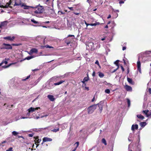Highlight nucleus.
Instances as JSON below:
<instances>
[{
    "mask_svg": "<svg viewBox=\"0 0 151 151\" xmlns=\"http://www.w3.org/2000/svg\"><path fill=\"white\" fill-rule=\"evenodd\" d=\"M138 125L137 124H133L132 126L131 129L132 131L134 130V129H137L138 128Z\"/></svg>",
    "mask_w": 151,
    "mask_h": 151,
    "instance_id": "obj_14",
    "label": "nucleus"
},
{
    "mask_svg": "<svg viewBox=\"0 0 151 151\" xmlns=\"http://www.w3.org/2000/svg\"><path fill=\"white\" fill-rule=\"evenodd\" d=\"M111 10H112L114 12H115V9H114L112 6H111Z\"/></svg>",
    "mask_w": 151,
    "mask_h": 151,
    "instance_id": "obj_52",
    "label": "nucleus"
},
{
    "mask_svg": "<svg viewBox=\"0 0 151 151\" xmlns=\"http://www.w3.org/2000/svg\"><path fill=\"white\" fill-rule=\"evenodd\" d=\"M84 22H85V24L86 25V26H87V27H88V26L89 25H90V24H88L87 23V22H86L85 21H84Z\"/></svg>",
    "mask_w": 151,
    "mask_h": 151,
    "instance_id": "obj_41",
    "label": "nucleus"
},
{
    "mask_svg": "<svg viewBox=\"0 0 151 151\" xmlns=\"http://www.w3.org/2000/svg\"><path fill=\"white\" fill-rule=\"evenodd\" d=\"M95 72L93 71L92 74V76L93 77L94 76H95Z\"/></svg>",
    "mask_w": 151,
    "mask_h": 151,
    "instance_id": "obj_53",
    "label": "nucleus"
},
{
    "mask_svg": "<svg viewBox=\"0 0 151 151\" xmlns=\"http://www.w3.org/2000/svg\"><path fill=\"white\" fill-rule=\"evenodd\" d=\"M29 137H32L33 136V134H29Z\"/></svg>",
    "mask_w": 151,
    "mask_h": 151,
    "instance_id": "obj_51",
    "label": "nucleus"
},
{
    "mask_svg": "<svg viewBox=\"0 0 151 151\" xmlns=\"http://www.w3.org/2000/svg\"><path fill=\"white\" fill-rule=\"evenodd\" d=\"M43 142H51L52 140L51 138H48L47 137H44L42 139Z\"/></svg>",
    "mask_w": 151,
    "mask_h": 151,
    "instance_id": "obj_12",
    "label": "nucleus"
},
{
    "mask_svg": "<svg viewBox=\"0 0 151 151\" xmlns=\"http://www.w3.org/2000/svg\"><path fill=\"white\" fill-rule=\"evenodd\" d=\"M3 39L4 40H6L10 41H13L15 39V37L14 36L11 37L10 36H9L4 37H3Z\"/></svg>",
    "mask_w": 151,
    "mask_h": 151,
    "instance_id": "obj_8",
    "label": "nucleus"
},
{
    "mask_svg": "<svg viewBox=\"0 0 151 151\" xmlns=\"http://www.w3.org/2000/svg\"><path fill=\"white\" fill-rule=\"evenodd\" d=\"M146 124L147 123L145 122H141L140 123V125L143 127L145 126Z\"/></svg>",
    "mask_w": 151,
    "mask_h": 151,
    "instance_id": "obj_19",
    "label": "nucleus"
},
{
    "mask_svg": "<svg viewBox=\"0 0 151 151\" xmlns=\"http://www.w3.org/2000/svg\"><path fill=\"white\" fill-rule=\"evenodd\" d=\"M77 144V145H76V147H77H77H78V146L79 145V143L78 142H76V143L75 144Z\"/></svg>",
    "mask_w": 151,
    "mask_h": 151,
    "instance_id": "obj_43",
    "label": "nucleus"
},
{
    "mask_svg": "<svg viewBox=\"0 0 151 151\" xmlns=\"http://www.w3.org/2000/svg\"><path fill=\"white\" fill-rule=\"evenodd\" d=\"M42 47H45L46 48H53V47L52 46H50L49 45H46L44 46H42Z\"/></svg>",
    "mask_w": 151,
    "mask_h": 151,
    "instance_id": "obj_25",
    "label": "nucleus"
},
{
    "mask_svg": "<svg viewBox=\"0 0 151 151\" xmlns=\"http://www.w3.org/2000/svg\"><path fill=\"white\" fill-rule=\"evenodd\" d=\"M35 8V10L34 11L35 14L37 17H42V16L39 14L42 13L43 11V7L42 6H37Z\"/></svg>",
    "mask_w": 151,
    "mask_h": 151,
    "instance_id": "obj_1",
    "label": "nucleus"
},
{
    "mask_svg": "<svg viewBox=\"0 0 151 151\" xmlns=\"http://www.w3.org/2000/svg\"><path fill=\"white\" fill-rule=\"evenodd\" d=\"M77 148V147H76L74 148V149L71 151H75L76 150Z\"/></svg>",
    "mask_w": 151,
    "mask_h": 151,
    "instance_id": "obj_63",
    "label": "nucleus"
},
{
    "mask_svg": "<svg viewBox=\"0 0 151 151\" xmlns=\"http://www.w3.org/2000/svg\"><path fill=\"white\" fill-rule=\"evenodd\" d=\"M100 24V22H96L95 23L90 24V26H96L97 25H99Z\"/></svg>",
    "mask_w": 151,
    "mask_h": 151,
    "instance_id": "obj_20",
    "label": "nucleus"
},
{
    "mask_svg": "<svg viewBox=\"0 0 151 151\" xmlns=\"http://www.w3.org/2000/svg\"><path fill=\"white\" fill-rule=\"evenodd\" d=\"M151 116V115H150V114H147V115H146V116L147 117H148L150 116Z\"/></svg>",
    "mask_w": 151,
    "mask_h": 151,
    "instance_id": "obj_54",
    "label": "nucleus"
},
{
    "mask_svg": "<svg viewBox=\"0 0 151 151\" xmlns=\"http://www.w3.org/2000/svg\"><path fill=\"white\" fill-rule=\"evenodd\" d=\"M46 88L48 89H50L53 88L54 84L50 82V80L47 81L46 86Z\"/></svg>",
    "mask_w": 151,
    "mask_h": 151,
    "instance_id": "obj_6",
    "label": "nucleus"
},
{
    "mask_svg": "<svg viewBox=\"0 0 151 151\" xmlns=\"http://www.w3.org/2000/svg\"><path fill=\"white\" fill-rule=\"evenodd\" d=\"M20 45L19 44H12V45L14 46H19Z\"/></svg>",
    "mask_w": 151,
    "mask_h": 151,
    "instance_id": "obj_38",
    "label": "nucleus"
},
{
    "mask_svg": "<svg viewBox=\"0 0 151 151\" xmlns=\"http://www.w3.org/2000/svg\"><path fill=\"white\" fill-rule=\"evenodd\" d=\"M74 14L76 15H78L79 14V13H77L76 12H74Z\"/></svg>",
    "mask_w": 151,
    "mask_h": 151,
    "instance_id": "obj_60",
    "label": "nucleus"
},
{
    "mask_svg": "<svg viewBox=\"0 0 151 151\" xmlns=\"http://www.w3.org/2000/svg\"><path fill=\"white\" fill-rule=\"evenodd\" d=\"M124 88L127 91H132V87L127 85H126Z\"/></svg>",
    "mask_w": 151,
    "mask_h": 151,
    "instance_id": "obj_10",
    "label": "nucleus"
},
{
    "mask_svg": "<svg viewBox=\"0 0 151 151\" xmlns=\"http://www.w3.org/2000/svg\"><path fill=\"white\" fill-rule=\"evenodd\" d=\"M127 99V104H128V107H129L130 106V100L128 99Z\"/></svg>",
    "mask_w": 151,
    "mask_h": 151,
    "instance_id": "obj_31",
    "label": "nucleus"
},
{
    "mask_svg": "<svg viewBox=\"0 0 151 151\" xmlns=\"http://www.w3.org/2000/svg\"><path fill=\"white\" fill-rule=\"evenodd\" d=\"M97 105L94 104L91 105L88 108V113L89 114L92 113L94 110H95L97 107Z\"/></svg>",
    "mask_w": 151,
    "mask_h": 151,
    "instance_id": "obj_4",
    "label": "nucleus"
},
{
    "mask_svg": "<svg viewBox=\"0 0 151 151\" xmlns=\"http://www.w3.org/2000/svg\"><path fill=\"white\" fill-rule=\"evenodd\" d=\"M68 8L70 9V10H73V7H68Z\"/></svg>",
    "mask_w": 151,
    "mask_h": 151,
    "instance_id": "obj_49",
    "label": "nucleus"
},
{
    "mask_svg": "<svg viewBox=\"0 0 151 151\" xmlns=\"http://www.w3.org/2000/svg\"><path fill=\"white\" fill-rule=\"evenodd\" d=\"M121 69H122V71L124 72V68L123 67L122 65H121Z\"/></svg>",
    "mask_w": 151,
    "mask_h": 151,
    "instance_id": "obj_46",
    "label": "nucleus"
},
{
    "mask_svg": "<svg viewBox=\"0 0 151 151\" xmlns=\"http://www.w3.org/2000/svg\"><path fill=\"white\" fill-rule=\"evenodd\" d=\"M104 76V74L100 72L99 74V76L100 78H103Z\"/></svg>",
    "mask_w": 151,
    "mask_h": 151,
    "instance_id": "obj_32",
    "label": "nucleus"
},
{
    "mask_svg": "<svg viewBox=\"0 0 151 151\" xmlns=\"http://www.w3.org/2000/svg\"><path fill=\"white\" fill-rule=\"evenodd\" d=\"M89 80V78L88 77V76L87 75V77H85L83 79V81H81V82L83 83H85V82Z\"/></svg>",
    "mask_w": 151,
    "mask_h": 151,
    "instance_id": "obj_16",
    "label": "nucleus"
},
{
    "mask_svg": "<svg viewBox=\"0 0 151 151\" xmlns=\"http://www.w3.org/2000/svg\"><path fill=\"white\" fill-rule=\"evenodd\" d=\"M31 117L30 116H28L26 115V116L25 117L22 116L21 117L20 119H27V118H31Z\"/></svg>",
    "mask_w": 151,
    "mask_h": 151,
    "instance_id": "obj_26",
    "label": "nucleus"
},
{
    "mask_svg": "<svg viewBox=\"0 0 151 151\" xmlns=\"http://www.w3.org/2000/svg\"><path fill=\"white\" fill-rule=\"evenodd\" d=\"M59 131V128H57V129H54L51 130L53 132H57Z\"/></svg>",
    "mask_w": 151,
    "mask_h": 151,
    "instance_id": "obj_28",
    "label": "nucleus"
},
{
    "mask_svg": "<svg viewBox=\"0 0 151 151\" xmlns=\"http://www.w3.org/2000/svg\"><path fill=\"white\" fill-rule=\"evenodd\" d=\"M12 64H13V63L10 64L7 66H3L2 67H3V68H7L9 67Z\"/></svg>",
    "mask_w": 151,
    "mask_h": 151,
    "instance_id": "obj_37",
    "label": "nucleus"
},
{
    "mask_svg": "<svg viewBox=\"0 0 151 151\" xmlns=\"http://www.w3.org/2000/svg\"><path fill=\"white\" fill-rule=\"evenodd\" d=\"M119 68V67H118V68L114 70L112 72V73H114Z\"/></svg>",
    "mask_w": 151,
    "mask_h": 151,
    "instance_id": "obj_55",
    "label": "nucleus"
},
{
    "mask_svg": "<svg viewBox=\"0 0 151 151\" xmlns=\"http://www.w3.org/2000/svg\"><path fill=\"white\" fill-rule=\"evenodd\" d=\"M12 2V1L10 0L9 1V2L7 3L6 5L5 6V8H7L8 7H11L10 6H9L11 4Z\"/></svg>",
    "mask_w": 151,
    "mask_h": 151,
    "instance_id": "obj_17",
    "label": "nucleus"
},
{
    "mask_svg": "<svg viewBox=\"0 0 151 151\" xmlns=\"http://www.w3.org/2000/svg\"><path fill=\"white\" fill-rule=\"evenodd\" d=\"M149 112V110H143L142 112L145 114L146 116L148 114V112Z\"/></svg>",
    "mask_w": 151,
    "mask_h": 151,
    "instance_id": "obj_29",
    "label": "nucleus"
},
{
    "mask_svg": "<svg viewBox=\"0 0 151 151\" xmlns=\"http://www.w3.org/2000/svg\"><path fill=\"white\" fill-rule=\"evenodd\" d=\"M64 81H61L58 82L54 83L53 84L54 85H55V86L58 85L62 84Z\"/></svg>",
    "mask_w": 151,
    "mask_h": 151,
    "instance_id": "obj_18",
    "label": "nucleus"
},
{
    "mask_svg": "<svg viewBox=\"0 0 151 151\" xmlns=\"http://www.w3.org/2000/svg\"><path fill=\"white\" fill-rule=\"evenodd\" d=\"M47 98L52 101H53L55 99L54 96L53 95H49L47 96Z\"/></svg>",
    "mask_w": 151,
    "mask_h": 151,
    "instance_id": "obj_13",
    "label": "nucleus"
},
{
    "mask_svg": "<svg viewBox=\"0 0 151 151\" xmlns=\"http://www.w3.org/2000/svg\"><path fill=\"white\" fill-rule=\"evenodd\" d=\"M126 49V47L125 46H124L122 48V50H125Z\"/></svg>",
    "mask_w": 151,
    "mask_h": 151,
    "instance_id": "obj_50",
    "label": "nucleus"
},
{
    "mask_svg": "<svg viewBox=\"0 0 151 151\" xmlns=\"http://www.w3.org/2000/svg\"><path fill=\"white\" fill-rule=\"evenodd\" d=\"M58 13H60L61 14H64L63 13V12L62 11H59L58 12Z\"/></svg>",
    "mask_w": 151,
    "mask_h": 151,
    "instance_id": "obj_56",
    "label": "nucleus"
},
{
    "mask_svg": "<svg viewBox=\"0 0 151 151\" xmlns=\"http://www.w3.org/2000/svg\"><path fill=\"white\" fill-rule=\"evenodd\" d=\"M12 47L10 45L5 43L3 44L2 47H1V49H6L7 50L12 49Z\"/></svg>",
    "mask_w": 151,
    "mask_h": 151,
    "instance_id": "obj_5",
    "label": "nucleus"
},
{
    "mask_svg": "<svg viewBox=\"0 0 151 151\" xmlns=\"http://www.w3.org/2000/svg\"><path fill=\"white\" fill-rule=\"evenodd\" d=\"M95 100V97H93V99L92 100V102H93Z\"/></svg>",
    "mask_w": 151,
    "mask_h": 151,
    "instance_id": "obj_62",
    "label": "nucleus"
},
{
    "mask_svg": "<svg viewBox=\"0 0 151 151\" xmlns=\"http://www.w3.org/2000/svg\"><path fill=\"white\" fill-rule=\"evenodd\" d=\"M6 23V21H4V22H2L1 23V25L3 26H4V24Z\"/></svg>",
    "mask_w": 151,
    "mask_h": 151,
    "instance_id": "obj_40",
    "label": "nucleus"
},
{
    "mask_svg": "<svg viewBox=\"0 0 151 151\" xmlns=\"http://www.w3.org/2000/svg\"><path fill=\"white\" fill-rule=\"evenodd\" d=\"M39 109H40V107H37L34 108L31 107L30 108L27 110L28 111V112L27 114V116H30V114L31 113H33L35 111Z\"/></svg>",
    "mask_w": 151,
    "mask_h": 151,
    "instance_id": "obj_2",
    "label": "nucleus"
},
{
    "mask_svg": "<svg viewBox=\"0 0 151 151\" xmlns=\"http://www.w3.org/2000/svg\"><path fill=\"white\" fill-rule=\"evenodd\" d=\"M105 92L106 93L109 94L110 93V90L109 89H107L105 90Z\"/></svg>",
    "mask_w": 151,
    "mask_h": 151,
    "instance_id": "obj_33",
    "label": "nucleus"
},
{
    "mask_svg": "<svg viewBox=\"0 0 151 151\" xmlns=\"http://www.w3.org/2000/svg\"><path fill=\"white\" fill-rule=\"evenodd\" d=\"M110 51V50L109 49H108V48L106 50V55H108V52H109Z\"/></svg>",
    "mask_w": 151,
    "mask_h": 151,
    "instance_id": "obj_42",
    "label": "nucleus"
},
{
    "mask_svg": "<svg viewBox=\"0 0 151 151\" xmlns=\"http://www.w3.org/2000/svg\"><path fill=\"white\" fill-rule=\"evenodd\" d=\"M101 142H102L104 143L105 145H107V143H106V140L104 138H103L102 139V140H101Z\"/></svg>",
    "mask_w": 151,
    "mask_h": 151,
    "instance_id": "obj_24",
    "label": "nucleus"
},
{
    "mask_svg": "<svg viewBox=\"0 0 151 151\" xmlns=\"http://www.w3.org/2000/svg\"><path fill=\"white\" fill-rule=\"evenodd\" d=\"M30 77V75H29V76H27L26 77V78H23L22 79V81H26V80L28 79Z\"/></svg>",
    "mask_w": 151,
    "mask_h": 151,
    "instance_id": "obj_27",
    "label": "nucleus"
},
{
    "mask_svg": "<svg viewBox=\"0 0 151 151\" xmlns=\"http://www.w3.org/2000/svg\"><path fill=\"white\" fill-rule=\"evenodd\" d=\"M84 89L87 90V91H88L89 90V88L86 86H85Z\"/></svg>",
    "mask_w": 151,
    "mask_h": 151,
    "instance_id": "obj_47",
    "label": "nucleus"
},
{
    "mask_svg": "<svg viewBox=\"0 0 151 151\" xmlns=\"http://www.w3.org/2000/svg\"><path fill=\"white\" fill-rule=\"evenodd\" d=\"M86 83H83V84L82 85V86L83 87H85V86H86Z\"/></svg>",
    "mask_w": 151,
    "mask_h": 151,
    "instance_id": "obj_48",
    "label": "nucleus"
},
{
    "mask_svg": "<svg viewBox=\"0 0 151 151\" xmlns=\"http://www.w3.org/2000/svg\"><path fill=\"white\" fill-rule=\"evenodd\" d=\"M96 105H98L99 111H100V112H101L102 110L103 106V102L102 101H101Z\"/></svg>",
    "mask_w": 151,
    "mask_h": 151,
    "instance_id": "obj_9",
    "label": "nucleus"
},
{
    "mask_svg": "<svg viewBox=\"0 0 151 151\" xmlns=\"http://www.w3.org/2000/svg\"><path fill=\"white\" fill-rule=\"evenodd\" d=\"M12 134L13 135L16 136L19 133V132H16L15 131H14L12 132Z\"/></svg>",
    "mask_w": 151,
    "mask_h": 151,
    "instance_id": "obj_22",
    "label": "nucleus"
},
{
    "mask_svg": "<svg viewBox=\"0 0 151 151\" xmlns=\"http://www.w3.org/2000/svg\"><path fill=\"white\" fill-rule=\"evenodd\" d=\"M127 81L130 84L134 85V82L133 81L132 79L129 78H127Z\"/></svg>",
    "mask_w": 151,
    "mask_h": 151,
    "instance_id": "obj_15",
    "label": "nucleus"
},
{
    "mask_svg": "<svg viewBox=\"0 0 151 151\" xmlns=\"http://www.w3.org/2000/svg\"><path fill=\"white\" fill-rule=\"evenodd\" d=\"M41 79V78L40 77L38 78V79H37L36 80V81L35 82V84L34 85H36L40 81Z\"/></svg>",
    "mask_w": 151,
    "mask_h": 151,
    "instance_id": "obj_23",
    "label": "nucleus"
},
{
    "mask_svg": "<svg viewBox=\"0 0 151 151\" xmlns=\"http://www.w3.org/2000/svg\"><path fill=\"white\" fill-rule=\"evenodd\" d=\"M119 60H116V61H115L114 63V64L117 66H118V63L119 62ZM119 67V66H118Z\"/></svg>",
    "mask_w": 151,
    "mask_h": 151,
    "instance_id": "obj_36",
    "label": "nucleus"
},
{
    "mask_svg": "<svg viewBox=\"0 0 151 151\" xmlns=\"http://www.w3.org/2000/svg\"><path fill=\"white\" fill-rule=\"evenodd\" d=\"M137 117L139 119H144V117L141 114H138L137 115Z\"/></svg>",
    "mask_w": 151,
    "mask_h": 151,
    "instance_id": "obj_21",
    "label": "nucleus"
},
{
    "mask_svg": "<svg viewBox=\"0 0 151 151\" xmlns=\"http://www.w3.org/2000/svg\"><path fill=\"white\" fill-rule=\"evenodd\" d=\"M124 3V1H120L119 2V3L121 4H123Z\"/></svg>",
    "mask_w": 151,
    "mask_h": 151,
    "instance_id": "obj_44",
    "label": "nucleus"
},
{
    "mask_svg": "<svg viewBox=\"0 0 151 151\" xmlns=\"http://www.w3.org/2000/svg\"><path fill=\"white\" fill-rule=\"evenodd\" d=\"M137 69L138 70L141 74L142 73L141 69V63L139 60V58H138V60L137 62Z\"/></svg>",
    "mask_w": 151,
    "mask_h": 151,
    "instance_id": "obj_7",
    "label": "nucleus"
},
{
    "mask_svg": "<svg viewBox=\"0 0 151 151\" xmlns=\"http://www.w3.org/2000/svg\"><path fill=\"white\" fill-rule=\"evenodd\" d=\"M31 21L32 22L34 23L35 24H37L38 23V22L35 21L34 19H31Z\"/></svg>",
    "mask_w": 151,
    "mask_h": 151,
    "instance_id": "obj_35",
    "label": "nucleus"
},
{
    "mask_svg": "<svg viewBox=\"0 0 151 151\" xmlns=\"http://www.w3.org/2000/svg\"><path fill=\"white\" fill-rule=\"evenodd\" d=\"M0 7L3 8H5V6L2 5L0 6Z\"/></svg>",
    "mask_w": 151,
    "mask_h": 151,
    "instance_id": "obj_57",
    "label": "nucleus"
},
{
    "mask_svg": "<svg viewBox=\"0 0 151 151\" xmlns=\"http://www.w3.org/2000/svg\"><path fill=\"white\" fill-rule=\"evenodd\" d=\"M34 57L32 56H28L25 58V59L29 60L32 59Z\"/></svg>",
    "mask_w": 151,
    "mask_h": 151,
    "instance_id": "obj_30",
    "label": "nucleus"
},
{
    "mask_svg": "<svg viewBox=\"0 0 151 151\" xmlns=\"http://www.w3.org/2000/svg\"><path fill=\"white\" fill-rule=\"evenodd\" d=\"M37 52L38 50L37 49L33 48L30 50L29 54L31 55L33 53H37Z\"/></svg>",
    "mask_w": 151,
    "mask_h": 151,
    "instance_id": "obj_11",
    "label": "nucleus"
},
{
    "mask_svg": "<svg viewBox=\"0 0 151 151\" xmlns=\"http://www.w3.org/2000/svg\"><path fill=\"white\" fill-rule=\"evenodd\" d=\"M6 59H5V60H3L1 63H2V64L3 63H4L5 64H6L7 63V61L6 60Z\"/></svg>",
    "mask_w": 151,
    "mask_h": 151,
    "instance_id": "obj_34",
    "label": "nucleus"
},
{
    "mask_svg": "<svg viewBox=\"0 0 151 151\" xmlns=\"http://www.w3.org/2000/svg\"><path fill=\"white\" fill-rule=\"evenodd\" d=\"M18 138H24L22 136H18Z\"/></svg>",
    "mask_w": 151,
    "mask_h": 151,
    "instance_id": "obj_58",
    "label": "nucleus"
},
{
    "mask_svg": "<svg viewBox=\"0 0 151 151\" xmlns=\"http://www.w3.org/2000/svg\"><path fill=\"white\" fill-rule=\"evenodd\" d=\"M21 5L22 7H24V9H29V8H32V7L27 6V5H24V4H21V3H18L17 2V1H16L14 5V6H19Z\"/></svg>",
    "mask_w": 151,
    "mask_h": 151,
    "instance_id": "obj_3",
    "label": "nucleus"
},
{
    "mask_svg": "<svg viewBox=\"0 0 151 151\" xmlns=\"http://www.w3.org/2000/svg\"><path fill=\"white\" fill-rule=\"evenodd\" d=\"M95 63L96 64H97L98 65H99V62L98 60H96Z\"/></svg>",
    "mask_w": 151,
    "mask_h": 151,
    "instance_id": "obj_45",
    "label": "nucleus"
},
{
    "mask_svg": "<svg viewBox=\"0 0 151 151\" xmlns=\"http://www.w3.org/2000/svg\"><path fill=\"white\" fill-rule=\"evenodd\" d=\"M149 92L151 94V88H150L149 89Z\"/></svg>",
    "mask_w": 151,
    "mask_h": 151,
    "instance_id": "obj_59",
    "label": "nucleus"
},
{
    "mask_svg": "<svg viewBox=\"0 0 151 151\" xmlns=\"http://www.w3.org/2000/svg\"><path fill=\"white\" fill-rule=\"evenodd\" d=\"M12 149V147H10L8 150H6V151H13Z\"/></svg>",
    "mask_w": 151,
    "mask_h": 151,
    "instance_id": "obj_39",
    "label": "nucleus"
},
{
    "mask_svg": "<svg viewBox=\"0 0 151 151\" xmlns=\"http://www.w3.org/2000/svg\"><path fill=\"white\" fill-rule=\"evenodd\" d=\"M111 17V15H109L108 16V17H107V18H108V19L110 18Z\"/></svg>",
    "mask_w": 151,
    "mask_h": 151,
    "instance_id": "obj_64",
    "label": "nucleus"
},
{
    "mask_svg": "<svg viewBox=\"0 0 151 151\" xmlns=\"http://www.w3.org/2000/svg\"><path fill=\"white\" fill-rule=\"evenodd\" d=\"M132 136V134H130L129 135L128 138H131Z\"/></svg>",
    "mask_w": 151,
    "mask_h": 151,
    "instance_id": "obj_61",
    "label": "nucleus"
}]
</instances>
